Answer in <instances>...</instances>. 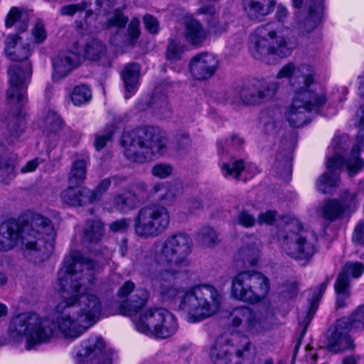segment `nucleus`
Segmentation results:
<instances>
[{
    "mask_svg": "<svg viewBox=\"0 0 364 364\" xmlns=\"http://www.w3.org/2000/svg\"><path fill=\"white\" fill-rule=\"evenodd\" d=\"M329 282V278L327 277L326 280L321 283L319 287H317L316 291L314 293L311 299H309V309L303 312H301L299 314L298 316V320H299V324L301 327H302L301 334L299 337L297 338L296 346L294 347V353L293 358H295L296 354L298 351V349L300 346L301 340L303 337L304 336L306 329L310 324L312 318L316 311L318 303L324 293V291L326 289L327 285Z\"/></svg>",
    "mask_w": 364,
    "mask_h": 364,
    "instance_id": "nucleus-23",
    "label": "nucleus"
},
{
    "mask_svg": "<svg viewBox=\"0 0 364 364\" xmlns=\"http://www.w3.org/2000/svg\"><path fill=\"white\" fill-rule=\"evenodd\" d=\"M21 40V38L18 36L17 34H10L9 35L4 41L5 48L4 51L7 55L14 56V53L12 52L16 50V48L18 46L19 41Z\"/></svg>",
    "mask_w": 364,
    "mask_h": 364,
    "instance_id": "nucleus-59",
    "label": "nucleus"
},
{
    "mask_svg": "<svg viewBox=\"0 0 364 364\" xmlns=\"http://www.w3.org/2000/svg\"><path fill=\"white\" fill-rule=\"evenodd\" d=\"M279 87L277 82L263 79L247 78L238 81L232 88L233 97L227 100L233 103L239 100L242 105L257 106L269 102L276 95Z\"/></svg>",
    "mask_w": 364,
    "mask_h": 364,
    "instance_id": "nucleus-12",
    "label": "nucleus"
},
{
    "mask_svg": "<svg viewBox=\"0 0 364 364\" xmlns=\"http://www.w3.org/2000/svg\"><path fill=\"white\" fill-rule=\"evenodd\" d=\"M87 162L85 159H77L72 164L68 176V182L70 186H80L86 178Z\"/></svg>",
    "mask_w": 364,
    "mask_h": 364,
    "instance_id": "nucleus-41",
    "label": "nucleus"
},
{
    "mask_svg": "<svg viewBox=\"0 0 364 364\" xmlns=\"http://www.w3.org/2000/svg\"><path fill=\"white\" fill-rule=\"evenodd\" d=\"M237 223L245 228L253 227L256 223V219L247 210H242L237 215Z\"/></svg>",
    "mask_w": 364,
    "mask_h": 364,
    "instance_id": "nucleus-57",
    "label": "nucleus"
},
{
    "mask_svg": "<svg viewBox=\"0 0 364 364\" xmlns=\"http://www.w3.org/2000/svg\"><path fill=\"white\" fill-rule=\"evenodd\" d=\"M173 171L172 167L166 164H158L153 166L151 168V173L153 176L165 178L171 175Z\"/></svg>",
    "mask_w": 364,
    "mask_h": 364,
    "instance_id": "nucleus-58",
    "label": "nucleus"
},
{
    "mask_svg": "<svg viewBox=\"0 0 364 364\" xmlns=\"http://www.w3.org/2000/svg\"><path fill=\"white\" fill-rule=\"evenodd\" d=\"M57 326L56 321L53 319L40 318L35 313H23L11 319L9 333L17 341L26 336V348L31 350L36 345L49 341Z\"/></svg>",
    "mask_w": 364,
    "mask_h": 364,
    "instance_id": "nucleus-6",
    "label": "nucleus"
},
{
    "mask_svg": "<svg viewBox=\"0 0 364 364\" xmlns=\"http://www.w3.org/2000/svg\"><path fill=\"white\" fill-rule=\"evenodd\" d=\"M231 325L234 327L242 326L245 331L257 333L264 329L263 321L258 314L246 306H237L230 313Z\"/></svg>",
    "mask_w": 364,
    "mask_h": 364,
    "instance_id": "nucleus-21",
    "label": "nucleus"
},
{
    "mask_svg": "<svg viewBox=\"0 0 364 364\" xmlns=\"http://www.w3.org/2000/svg\"><path fill=\"white\" fill-rule=\"evenodd\" d=\"M90 4L87 1H82L79 4H69L63 6L60 11V13L63 16H73L77 12H81L85 11Z\"/></svg>",
    "mask_w": 364,
    "mask_h": 364,
    "instance_id": "nucleus-53",
    "label": "nucleus"
},
{
    "mask_svg": "<svg viewBox=\"0 0 364 364\" xmlns=\"http://www.w3.org/2000/svg\"><path fill=\"white\" fill-rule=\"evenodd\" d=\"M185 272V269H172L151 265L144 269V275L150 280L151 284L156 287L164 299H173L183 291L176 287L173 282Z\"/></svg>",
    "mask_w": 364,
    "mask_h": 364,
    "instance_id": "nucleus-15",
    "label": "nucleus"
},
{
    "mask_svg": "<svg viewBox=\"0 0 364 364\" xmlns=\"http://www.w3.org/2000/svg\"><path fill=\"white\" fill-rule=\"evenodd\" d=\"M344 210L345 208L340 201L330 199L324 203L318 211L324 220L331 223L341 218Z\"/></svg>",
    "mask_w": 364,
    "mask_h": 364,
    "instance_id": "nucleus-37",
    "label": "nucleus"
},
{
    "mask_svg": "<svg viewBox=\"0 0 364 364\" xmlns=\"http://www.w3.org/2000/svg\"><path fill=\"white\" fill-rule=\"evenodd\" d=\"M112 349H106L102 338L92 337L84 341L77 353V364H112Z\"/></svg>",
    "mask_w": 364,
    "mask_h": 364,
    "instance_id": "nucleus-18",
    "label": "nucleus"
},
{
    "mask_svg": "<svg viewBox=\"0 0 364 364\" xmlns=\"http://www.w3.org/2000/svg\"><path fill=\"white\" fill-rule=\"evenodd\" d=\"M149 296L148 291L143 288L135 289L130 297L123 301L119 310L123 315H131L141 309L146 304Z\"/></svg>",
    "mask_w": 364,
    "mask_h": 364,
    "instance_id": "nucleus-30",
    "label": "nucleus"
},
{
    "mask_svg": "<svg viewBox=\"0 0 364 364\" xmlns=\"http://www.w3.org/2000/svg\"><path fill=\"white\" fill-rule=\"evenodd\" d=\"M124 87L125 98L129 99L134 94L138 85L140 76V66L136 63L126 65L121 73Z\"/></svg>",
    "mask_w": 364,
    "mask_h": 364,
    "instance_id": "nucleus-33",
    "label": "nucleus"
},
{
    "mask_svg": "<svg viewBox=\"0 0 364 364\" xmlns=\"http://www.w3.org/2000/svg\"><path fill=\"white\" fill-rule=\"evenodd\" d=\"M294 8L300 9L303 0H292ZM306 14L296 13L294 31L298 36L304 37L311 33L321 23L323 11V0H308Z\"/></svg>",
    "mask_w": 364,
    "mask_h": 364,
    "instance_id": "nucleus-17",
    "label": "nucleus"
},
{
    "mask_svg": "<svg viewBox=\"0 0 364 364\" xmlns=\"http://www.w3.org/2000/svg\"><path fill=\"white\" fill-rule=\"evenodd\" d=\"M245 170L244 161L231 160L228 163H224L221 166V171L224 176H232L235 178H239L242 171Z\"/></svg>",
    "mask_w": 364,
    "mask_h": 364,
    "instance_id": "nucleus-50",
    "label": "nucleus"
},
{
    "mask_svg": "<svg viewBox=\"0 0 364 364\" xmlns=\"http://www.w3.org/2000/svg\"><path fill=\"white\" fill-rule=\"evenodd\" d=\"M128 22V18L121 13H114L106 22L107 28L116 27L122 28Z\"/></svg>",
    "mask_w": 364,
    "mask_h": 364,
    "instance_id": "nucleus-56",
    "label": "nucleus"
},
{
    "mask_svg": "<svg viewBox=\"0 0 364 364\" xmlns=\"http://www.w3.org/2000/svg\"><path fill=\"white\" fill-rule=\"evenodd\" d=\"M167 139L158 127H144L124 131L121 145L125 157L130 161L142 164L153 156L164 154Z\"/></svg>",
    "mask_w": 364,
    "mask_h": 364,
    "instance_id": "nucleus-5",
    "label": "nucleus"
},
{
    "mask_svg": "<svg viewBox=\"0 0 364 364\" xmlns=\"http://www.w3.org/2000/svg\"><path fill=\"white\" fill-rule=\"evenodd\" d=\"M138 205L148 200V186L141 181L132 183L127 188Z\"/></svg>",
    "mask_w": 364,
    "mask_h": 364,
    "instance_id": "nucleus-48",
    "label": "nucleus"
},
{
    "mask_svg": "<svg viewBox=\"0 0 364 364\" xmlns=\"http://www.w3.org/2000/svg\"><path fill=\"white\" fill-rule=\"evenodd\" d=\"M181 48L176 41L171 40L167 48L166 58L170 60H178L181 57Z\"/></svg>",
    "mask_w": 364,
    "mask_h": 364,
    "instance_id": "nucleus-61",
    "label": "nucleus"
},
{
    "mask_svg": "<svg viewBox=\"0 0 364 364\" xmlns=\"http://www.w3.org/2000/svg\"><path fill=\"white\" fill-rule=\"evenodd\" d=\"M222 299L223 295L213 286L200 284L183 294L178 308L186 311L193 318V321H197L215 314Z\"/></svg>",
    "mask_w": 364,
    "mask_h": 364,
    "instance_id": "nucleus-8",
    "label": "nucleus"
},
{
    "mask_svg": "<svg viewBox=\"0 0 364 364\" xmlns=\"http://www.w3.org/2000/svg\"><path fill=\"white\" fill-rule=\"evenodd\" d=\"M32 75L29 63L23 65L13 64L8 68L9 87L6 92L7 102L11 105L22 107L26 102L28 81Z\"/></svg>",
    "mask_w": 364,
    "mask_h": 364,
    "instance_id": "nucleus-16",
    "label": "nucleus"
},
{
    "mask_svg": "<svg viewBox=\"0 0 364 364\" xmlns=\"http://www.w3.org/2000/svg\"><path fill=\"white\" fill-rule=\"evenodd\" d=\"M161 323H159L154 337L159 338H168L176 333L178 329V323L175 316L166 311L164 313Z\"/></svg>",
    "mask_w": 364,
    "mask_h": 364,
    "instance_id": "nucleus-39",
    "label": "nucleus"
},
{
    "mask_svg": "<svg viewBox=\"0 0 364 364\" xmlns=\"http://www.w3.org/2000/svg\"><path fill=\"white\" fill-rule=\"evenodd\" d=\"M16 161L15 156L0 157V177L2 183L7 184L15 178Z\"/></svg>",
    "mask_w": 364,
    "mask_h": 364,
    "instance_id": "nucleus-44",
    "label": "nucleus"
},
{
    "mask_svg": "<svg viewBox=\"0 0 364 364\" xmlns=\"http://www.w3.org/2000/svg\"><path fill=\"white\" fill-rule=\"evenodd\" d=\"M146 29L152 34H156L159 32V21L156 18L150 14H146L143 18Z\"/></svg>",
    "mask_w": 364,
    "mask_h": 364,
    "instance_id": "nucleus-64",
    "label": "nucleus"
},
{
    "mask_svg": "<svg viewBox=\"0 0 364 364\" xmlns=\"http://www.w3.org/2000/svg\"><path fill=\"white\" fill-rule=\"evenodd\" d=\"M251 344L250 338L241 334L218 338L210 349V360L213 364H242Z\"/></svg>",
    "mask_w": 364,
    "mask_h": 364,
    "instance_id": "nucleus-13",
    "label": "nucleus"
},
{
    "mask_svg": "<svg viewBox=\"0 0 364 364\" xmlns=\"http://www.w3.org/2000/svg\"><path fill=\"white\" fill-rule=\"evenodd\" d=\"M111 202L113 208L122 213H128L139 206L128 189L122 193L114 194Z\"/></svg>",
    "mask_w": 364,
    "mask_h": 364,
    "instance_id": "nucleus-36",
    "label": "nucleus"
},
{
    "mask_svg": "<svg viewBox=\"0 0 364 364\" xmlns=\"http://www.w3.org/2000/svg\"><path fill=\"white\" fill-rule=\"evenodd\" d=\"M184 37L189 44L200 46L206 39L207 31L199 21L191 18L186 21Z\"/></svg>",
    "mask_w": 364,
    "mask_h": 364,
    "instance_id": "nucleus-32",
    "label": "nucleus"
},
{
    "mask_svg": "<svg viewBox=\"0 0 364 364\" xmlns=\"http://www.w3.org/2000/svg\"><path fill=\"white\" fill-rule=\"evenodd\" d=\"M182 193V183L180 181H176L170 183L168 186H165L164 192L159 196L158 200L166 205H172Z\"/></svg>",
    "mask_w": 364,
    "mask_h": 364,
    "instance_id": "nucleus-47",
    "label": "nucleus"
},
{
    "mask_svg": "<svg viewBox=\"0 0 364 364\" xmlns=\"http://www.w3.org/2000/svg\"><path fill=\"white\" fill-rule=\"evenodd\" d=\"M284 252L291 258L307 264L316 252L317 236L304 229L297 219H291L279 234Z\"/></svg>",
    "mask_w": 364,
    "mask_h": 364,
    "instance_id": "nucleus-7",
    "label": "nucleus"
},
{
    "mask_svg": "<svg viewBox=\"0 0 364 364\" xmlns=\"http://www.w3.org/2000/svg\"><path fill=\"white\" fill-rule=\"evenodd\" d=\"M363 271L364 265L360 262H348L344 265L334 284L336 293V306L338 308L344 307L346 301L350 296L348 275L358 278L361 276Z\"/></svg>",
    "mask_w": 364,
    "mask_h": 364,
    "instance_id": "nucleus-19",
    "label": "nucleus"
},
{
    "mask_svg": "<svg viewBox=\"0 0 364 364\" xmlns=\"http://www.w3.org/2000/svg\"><path fill=\"white\" fill-rule=\"evenodd\" d=\"M12 53L14 56L7 55V57L12 61H22L26 60L31 55V49L29 44H24L22 46H18Z\"/></svg>",
    "mask_w": 364,
    "mask_h": 364,
    "instance_id": "nucleus-52",
    "label": "nucleus"
},
{
    "mask_svg": "<svg viewBox=\"0 0 364 364\" xmlns=\"http://www.w3.org/2000/svg\"><path fill=\"white\" fill-rule=\"evenodd\" d=\"M243 144V139L236 134H232L230 139H228L225 142L219 141L218 143V151L221 154L225 152H229L231 149L237 150Z\"/></svg>",
    "mask_w": 364,
    "mask_h": 364,
    "instance_id": "nucleus-51",
    "label": "nucleus"
},
{
    "mask_svg": "<svg viewBox=\"0 0 364 364\" xmlns=\"http://www.w3.org/2000/svg\"><path fill=\"white\" fill-rule=\"evenodd\" d=\"M130 225V220L128 218H122L112 222L109 224V230L113 232H125Z\"/></svg>",
    "mask_w": 364,
    "mask_h": 364,
    "instance_id": "nucleus-63",
    "label": "nucleus"
},
{
    "mask_svg": "<svg viewBox=\"0 0 364 364\" xmlns=\"http://www.w3.org/2000/svg\"><path fill=\"white\" fill-rule=\"evenodd\" d=\"M259 250L255 245L243 246L236 255V261L242 262L244 267L255 266L257 262Z\"/></svg>",
    "mask_w": 364,
    "mask_h": 364,
    "instance_id": "nucleus-43",
    "label": "nucleus"
},
{
    "mask_svg": "<svg viewBox=\"0 0 364 364\" xmlns=\"http://www.w3.org/2000/svg\"><path fill=\"white\" fill-rule=\"evenodd\" d=\"M94 258L85 257L81 252L73 250L63 261L58 273L59 291L73 293L63 299L55 307V321L61 333L75 339L83 334L100 318L102 303L93 293H82L87 285L92 286L95 274L100 272L110 259L107 247L92 250Z\"/></svg>",
    "mask_w": 364,
    "mask_h": 364,
    "instance_id": "nucleus-1",
    "label": "nucleus"
},
{
    "mask_svg": "<svg viewBox=\"0 0 364 364\" xmlns=\"http://www.w3.org/2000/svg\"><path fill=\"white\" fill-rule=\"evenodd\" d=\"M314 71L311 66L301 64L296 66L289 62L282 66L277 74V79H288L294 92L291 105L285 113L290 126L299 128L310 123L326 104V95L309 89L314 82Z\"/></svg>",
    "mask_w": 364,
    "mask_h": 364,
    "instance_id": "nucleus-2",
    "label": "nucleus"
},
{
    "mask_svg": "<svg viewBox=\"0 0 364 364\" xmlns=\"http://www.w3.org/2000/svg\"><path fill=\"white\" fill-rule=\"evenodd\" d=\"M21 219H9L0 224V252H8L19 244Z\"/></svg>",
    "mask_w": 364,
    "mask_h": 364,
    "instance_id": "nucleus-25",
    "label": "nucleus"
},
{
    "mask_svg": "<svg viewBox=\"0 0 364 364\" xmlns=\"http://www.w3.org/2000/svg\"><path fill=\"white\" fill-rule=\"evenodd\" d=\"M95 193L86 187L70 186L60 193L61 200L69 205L80 207L95 202Z\"/></svg>",
    "mask_w": 364,
    "mask_h": 364,
    "instance_id": "nucleus-27",
    "label": "nucleus"
},
{
    "mask_svg": "<svg viewBox=\"0 0 364 364\" xmlns=\"http://www.w3.org/2000/svg\"><path fill=\"white\" fill-rule=\"evenodd\" d=\"M29 23L28 14L23 12L17 7H12L9 11L5 21L6 28L12 27L17 23V29L19 32H24L27 30Z\"/></svg>",
    "mask_w": 364,
    "mask_h": 364,
    "instance_id": "nucleus-38",
    "label": "nucleus"
},
{
    "mask_svg": "<svg viewBox=\"0 0 364 364\" xmlns=\"http://www.w3.org/2000/svg\"><path fill=\"white\" fill-rule=\"evenodd\" d=\"M56 233L51 220L38 213L21 219L19 243L25 257L34 263L53 253Z\"/></svg>",
    "mask_w": 364,
    "mask_h": 364,
    "instance_id": "nucleus-4",
    "label": "nucleus"
},
{
    "mask_svg": "<svg viewBox=\"0 0 364 364\" xmlns=\"http://www.w3.org/2000/svg\"><path fill=\"white\" fill-rule=\"evenodd\" d=\"M166 311L162 308H156L148 309L141 314L138 320L135 322L136 329L146 336H154Z\"/></svg>",
    "mask_w": 364,
    "mask_h": 364,
    "instance_id": "nucleus-26",
    "label": "nucleus"
},
{
    "mask_svg": "<svg viewBox=\"0 0 364 364\" xmlns=\"http://www.w3.org/2000/svg\"><path fill=\"white\" fill-rule=\"evenodd\" d=\"M78 42L73 44V50L60 53L53 60L54 77L61 78L68 75L80 63V53L78 50Z\"/></svg>",
    "mask_w": 364,
    "mask_h": 364,
    "instance_id": "nucleus-24",
    "label": "nucleus"
},
{
    "mask_svg": "<svg viewBox=\"0 0 364 364\" xmlns=\"http://www.w3.org/2000/svg\"><path fill=\"white\" fill-rule=\"evenodd\" d=\"M269 290V279L259 272L242 271L232 279L231 296L238 301L258 303L266 297Z\"/></svg>",
    "mask_w": 364,
    "mask_h": 364,
    "instance_id": "nucleus-10",
    "label": "nucleus"
},
{
    "mask_svg": "<svg viewBox=\"0 0 364 364\" xmlns=\"http://www.w3.org/2000/svg\"><path fill=\"white\" fill-rule=\"evenodd\" d=\"M219 67L218 58L210 53L203 52L193 55L188 64L191 77L198 81L211 78Z\"/></svg>",
    "mask_w": 364,
    "mask_h": 364,
    "instance_id": "nucleus-20",
    "label": "nucleus"
},
{
    "mask_svg": "<svg viewBox=\"0 0 364 364\" xmlns=\"http://www.w3.org/2000/svg\"><path fill=\"white\" fill-rule=\"evenodd\" d=\"M106 51V46L99 39L93 38L85 43L83 56L89 60L97 61L105 55Z\"/></svg>",
    "mask_w": 364,
    "mask_h": 364,
    "instance_id": "nucleus-42",
    "label": "nucleus"
},
{
    "mask_svg": "<svg viewBox=\"0 0 364 364\" xmlns=\"http://www.w3.org/2000/svg\"><path fill=\"white\" fill-rule=\"evenodd\" d=\"M346 137L335 138L333 139L334 154L328 157L326 161V171L321 174L316 182L318 191L322 193H331L340 185L338 171L344 165L346 161L343 156V152L347 149Z\"/></svg>",
    "mask_w": 364,
    "mask_h": 364,
    "instance_id": "nucleus-14",
    "label": "nucleus"
},
{
    "mask_svg": "<svg viewBox=\"0 0 364 364\" xmlns=\"http://www.w3.org/2000/svg\"><path fill=\"white\" fill-rule=\"evenodd\" d=\"M115 127L114 126L109 127L105 131V134L102 135H96L95 140V147L97 151H100L107 144V142L111 140L114 130Z\"/></svg>",
    "mask_w": 364,
    "mask_h": 364,
    "instance_id": "nucleus-55",
    "label": "nucleus"
},
{
    "mask_svg": "<svg viewBox=\"0 0 364 364\" xmlns=\"http://www.w3.org/2000/svg\"><path fill=\"white\" fill-rule=\"evenodd\" d=\"M292 153L293 147L288 144L278 151L276 156L274 168L277 174L284 181H289L291 176Z\"/></svg>",
    "mask_w": 364,
    "mask_h": 364,
    "instance_id": "nucleus-29",
    "label": "nucleus"
},
{
    "mask_svg": "<svg viewBox=\"0 0 364 364\" xmlns=\"http://www.w3.org/2000/svg\"><path fill=\"white\" fill-rule=\"evenodd\" d=\"M282 114L277 108L267 109L261 112L260 123L267 134H275L282 124Z\"/></svg>",
    "mask_w": 364,
    "mask_h": 364,
    "instance_id": "nucleus-34",
    "label": "nucleus"
},
{
    "mask_svg": "<svg viewBox=\"0 0 364 364\" xmlns=\"http://www.w3.org/2000/svg\"><path fill=\"white\" fill-rule=\"evenodd\" d=\"M32 34L38 43H41L46 38L47 33L42 21L39 20L36 23L32 29Z\"/></svg>",
    "mask_w": 364,
    "mask_h": 364,
    "instance_id": "nucleus-62",
    "label": "nucleus"
},
{
    "mask_svg": "<svg viewBox=\"0 0 364 364\" xmlns=\"http://www.w3.org/2000/svg\"><path fill=\"white\" fill-rule=\"evenodd\" d=\"M198 243L203 247H213L219 242L218 235L215 230L210 226L201 228L196 237Z\"/></svg>",
    "mask_w": 364,
    "mask_h": 364,
    "instance_id": "nucleus-46",
    "label": "nucleus"
},
{
    "mask_svg": "<svg viewBox=\"0 0 364 364\" xmlns=\"http://www.w3.org/2000/svg\"><path fill=\"white\" fill-rule=\"evenodd\" d=\"M135 234L144 239L162 235L168 228L171 217L167 208L159 203H150L141 208L134 218Z\"/></svg>",
    "mask_w": 364,
    "mask_h": 364,
    "instance_id": "nucleus-11",
    "label": "nucleus"
},
{
    "mask_svg": "<svg viewBox=\"0 0 364 364\" xmlns=\"http://www.w3.org/2000/svg\"><path fill=\"white\" fill-rule=\"evenodd\" d=\"M356 142L351 149L350 156L346 161V167L350 177L364 168V161L359 157L360 146L364 149V128L360 129Z\"/></svg>",
    "mask_w": 364,
    "mask_h": 364,
    "instance_id": "nucleus-31",
    "label": "nucleus"
},
{
    "mask_svg": "<svg viewBox=\"0 0 364 364\" xmlns=\"http://www.w3.org/2000/svg\"><path fill=\"white\" fill-rule=\"evenodd\" d=\"M296 44L291 29L269 22L258 26L250 36L249 50L256 60L274 65L290 55Z\"/></svg>",
    "mask_w": 364,
    "mask_h": 364,
    "instance_id": "nucleus-3",
    "label": "nucleus"
},
{
    "mask_svg": "<svg viewBox=\"0 0 364 364\" xmlns=\"http://www.w3.org/2000/svg\"><path fill=\"white\" fill-rule=\"evenodd\" d=\"M298 283L296 281H288L282 286V294L287 299L295 296L297 294Z\"/></svg>",
    "mask_w": 364,
    "mask_h": 364,
    "instance_id": "nucleus-60",
    "label": "nucleus"
},
{
    "mask_svg": "<svg viewBox=\"0 0 364 364\" xmlns=\"http://www.w3.org/2000/svg\"><path fill=\"white\" fill-rule=\"evenodd\" d=\"M17 107L16 105H15ZM21 107L16 109V114H9L0 123V144H12L18 137L25 131L26 122L24 116L19 111Z\"/></svg>",
    "mask_w": 364,
    "mask_h": 364,
    "instance_id": "nucleus-22",
    "label": "nucleus"
},
{
    "mask_svg": "<svg viewBox=\"0 0 364 364\" xmlns=\"http://www.w3.org/2000/svg\"><path fill=\"white\" fill-rule=\"evenodd\" d=\"M350 330L347 326L340 328L338 321H337L333 332L327 337L326 346L327 350L333 353H338L353 349L354 344L348 334Z\"/></svg>",
    "mask_w": 364,
    "mask_h": 364,
    "instance_id": "nucleus-28",
    "label": "nucleus"
},
{
    "mask_svg": "<svg viewBox=\"0 0 364 364\" xmlns=\"http://www.w3.org/2000/svg\"><path fill=\"white\" fill-rule=\"evenodd\" d=\"M63 127V119L54 111H48L43 118V132L48 137L55 136Z\"/></svg>",
    "mask_w": 364,
    "mask_h": 364,
    "instance_id": "nucleus-40",
    "label": "nucleus"
},
{
    "mask_svg": "<svg viewBox=\"0 0 364 364\" xmlns=\"http://www.w3.org/2000/svg\"><path fill=\"white\" fill-rule=\"evenodd\" d=\"M244 8L249 18L254 20L259 19L272 11L266 4L256 0H244Z\"/></svg>",
    "mask_w": 364,
    "mask_h": 364,
    "instance_id": "nucleus-45",
    "label": "nucleus"
},
{
    "mask_svg": "<svg viewBox=\"0 0 364 364\" xmlns=\"http://www.w3.org/2000/svg\"><path fill=\"white\" fill-rule=\"evenodd\" d=\"M152 109L159 113H164V112L168 108V102L167 97L164 95H156L152 97L151 101Z\"/></svg>",
    "mask_w": 364,
    "mask_h": 364,
    "instance_id": "nucleus-54",
    "label": "nucleus"
},
{
    "mask_svg": "<svg viewBox=\"0 0 364 364\" xmlns=\"http://www.w3.org/2000/svg\"><path fill=\"white\" fill-rule=\"evenodd\" d=\"M92 97L90 88L85 85L76 86L72 93L71 100L75 105L80 106L88 102Z\"/></svg>",
    "mask_w": 364,
    "mask_h": 364,
    "instance_id": "nucleus-49",
    "label": "nucleus"
},
{
    "mask_svg": "<svg viewBox=\"0 0 364 364\" xmlns=\"http://www.w3.org/2000/svg\"><path fill=\"white\" fill-rule=\"evenodd\" d=\"M193 247L191 236L184 232H178L168 236L160 251L154 255L155 264L160 267L184 269L188 267V256Z\"/></svg>",
    "mask_w": 364,
    "mask_h": 364,
    "instance_id": "nucleus-9",
    "label": "nucleus"
},
{
    "mask_svg": "<svg viewBox=\"0 0 364 364\" xmlns=\"http://www.w3.org/2000/svg\"><path fill=\"white\" fill-rule=\"evenodd\" d=\"M105 233V227L99 220H87L83 229L82 238L85 244L91 245L98 243Z\"/></svg>",
    "mask_w": 364,
    "mask_h": 364,
    "instance_id": "nucleus-35",
    "label": "nucleus"
}]
</instances>
